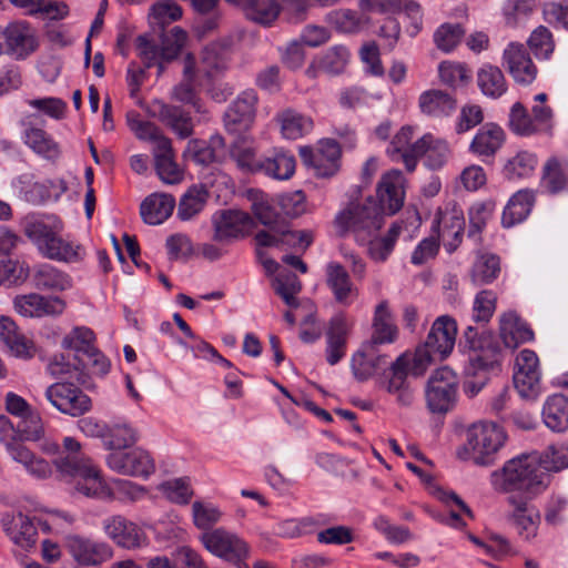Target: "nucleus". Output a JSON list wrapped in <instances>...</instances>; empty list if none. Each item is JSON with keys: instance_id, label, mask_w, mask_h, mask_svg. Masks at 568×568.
I'll return each mask as SVG.
<instances>
[{"instance_id": "f257e3e1", "label": "nucleus", "mask_w": 568, "mask_h": 568, "mask_svg": "<svg viewBox=\"0 0 568 568\" xmlns=\"http://www.w3.org/2000/svg\"><path fill=\"white\" fill-rule=\"evenodd\" d=\"M551 479L540 467L539 453H531L507 460L501 469L491 474L490 484L496 491L534 499L548 489Z\"/></svg>"}, {"instance_id": "f03ea898", "label": "nucleus", "mask_w": 568, "mask_h": 568, "mask_svg": "<svg viewBox=\"0 0 568 568\" xmlns=\"http://www.w3.org/2000/svg\"><path fill=\"white\" fill-rule=\"evenodd\" d=\"M21 224L24 235L43 257L64 263H78L84 258L85 250L62 236L63 224L57 216L29 214Z\"/></svg>"}, {"instance_id": "7ed1b4c3", "label": "nucleus", "mask_w": 568, "mask_h": 568, "mask_svg": "<svg viewBox=\"0 0 568 568\" xmlns=\"http://www.w3.org/2000/svg\"><path fill=\"white\" fill-rule=\"evenodd\" d=\"M507 439L504 428L494 422L474 423L466 432V443L458 447L456 455L460 460L488 466Z\"/></svg>"}, {"instance_id": "20e7f679", "label": "nucleus", "mask_w": 568, "mask_h": 568, "mask_svg": "<svg viewBox=\"0 0 568 568\" xmlns=\"http://www.w3.org/2000/svg\"><path fill=\"white\" fill-rule=\"evenodd\" d=\"M53 463L60 475L70 481L75 493L103 501L110 496V479L104 477L92 458L54 459Z\"/></svg>"}, {"instance_id": "39448f33", "label": "nucleus", "mask_w": 568, "mask_h": 568, "mask_svg": "<svg viewBox=\"0 0 568 568\" xmlns=\"http://www.w3.org/2000/svg\"><path fill=\"white\" fill-rule=\"evenodd\" d=\"M456 336V321L448 315L437 317L432 325L425 344L413 354L415 356V372L425 373L432 363L446 358L454 349Z\"/></svg>"}, {"instance_id": "423d86ee", "label": "nucleus", "mask_w": 568, "mask_h": 568, "mask_svg": "<svg viewBox=\"0 0 568 568\" xmlns=\"http://www.w3.org/2000/svg\"><path fill=\"white\" fill-rule=\"evenodd\" d=\"M384 214L377 202L373 197H367L364 202L351 203L341 211L335 224L342 232H352L358 242L377 234L383 226Z\"/></svg>"}, {"instance_id": "0eeeda50", "label": "nucleus", "mask_w": 568, "mask_h": 568, "mask_svg": "<svg viewBox=\"0 0 568 568\" xmlns=\"http://www.w3.org/2000/svg\"><path fill=\"white\" fill-rule=\"evenodd\" d=\"M187 40V33L180 27H174L163 33L160 40L142 34L136 38V51L145 68L158 67L159 74L163 72L164 64L174 60Z\"/></svg>"}, {"instance_id": "6e6552de", "label": "nucleus", "mask_w": 568, "mask_h": 568, "mask_svg": "<svg viewBox=\"0 0 568 568\" xmlns=\"http://www.w3.org/2000/svg\"><path fill=\"white\" fill-rule=\"evenodd\" d=\"M465 347H467V364L465 373L469 377L479 376L481 373L497 371L501 363V352L489 335H478L471 327L464 333Z\"/></svg>"}, {"instance_id": "1a4fd4ad", "label": "nucleus", "mask_w": 568, "mask_h": 568, "mask_svg": "<svg viewBox=\"0 0 568 568\" xmlns=\"http://www.w3.org/2000/svg\"><path fill=\"white\" fill-rule=\"evenodd\" d=\"M104 464L118 475L142 479L150 478L156 470L152 454L135 445L108 453L104 457Z\"/></svg>"}, {"instance_id": "9d476101", "label": "nucleus", "mask_w": 568, "mask_h": 568, "mask_svg": "<svg viewBox=\"0 0 568 568\" xmlns=\"http://www.w3.org/2000/svg\"><path fill=\"white\" fill-rule=\"evenodd\" d=\"M457 376L448 367L437 369L426 388L427 406L433 413H446L453 408L457 395Z\"/></svg>"}, {"instance_id": "9b49d317", "label": "nucleus", "mask_w": 568, "mask_h": 568, "mask_svg": "<svg viewBox=\"0 0 568 568\" xmlns=\"http://www.w3.org/2000/svg\"><path fill=\"white\" fill-rule=\"evenodd\" d=\"M514 384L524 398L535 399L542 392L541 373L537 354L530 349H523L516 357Z\"/></svg>"}, {"instance_id": "f8f14e48", "label": "nucleus", "mask_w": 568, "mask_h": 568, "mask_svg": "<svg viewBox=\"0 0 568 568\" xmlns=\"http://www.w3.org/2000/svg\"><path fill=\"white\" fill-rule=\"evenodd\" d=\"M354 329V320L344 313L334 315L325 329V361L328 365H337L347 353V344Z\"/></svg>"}, {"instance_id": "ddd939ff", "label": "nucleus", "mask_w": 568, "mask_h": 568, "mask_svg": "<svg viewBox=\"0 0 568 568\" xmlns=\"http://www.w3.org/2000/svg\"><path fill=\"white\" fill-rule=\"evenodd\" d=\"M0 526L6 537L18 548L30 550L38 540L34 519L21 510H8L0 517Z\"/></svg>"}, {"instance_id": "4468645a", "label": "nucleus", "mask_w": 568, "mask_h": 568, "mask_svg": "<svg viewBox=\"0 0 568 568\" xmlns=\"http://www.w3.org/2000/svg\"><path fill=\"white\" fill-rule=\"evenodd\" d=\"M300 156L321 178H329L339 169L341 148L331 139L321 140L316 148L301 146Z\"/></svg>"}, {"instance_id": "2eb2a0df", "label": "nucleus", "mask_w": 568, "mask_h": 568, "mask_svg": "<svg viewBox=\"0 0 568 568\" xmlns=\"http://www.w3.org/2000/svg\"><path fill=\"white\" fill-rule=\"evenodd\" d=\"M45 397L59 412L73 417L91 409V399L71 383H54L45 390Z\"/></svg>"}, {"instance_id": "dca6fc26", "label": "nucleus", "mask_w": 568, "mask_h": 568, "mask_svg": "<svg viewBox=\"0 0 568 568\" xmlns=\"http://www.w3.org/2000/svg\"><path fill=\"white\" fill-rule=\"evenodd\" d=\"M359 7L382 14L404 13L408 20L406 32L412 38L423 29V10L416 0H359Z\"/></svg>"}, {"instance_id": "f3484780", "label": "nucleus", "mask_w": 568, "mask_h": 568, "mask_svg": "<svg viewBox=\"0 0 568 568\" xmlns=\"http://www.w3.org/2000/svg\"><path fill=\"white\" fill-rule=\"evenodd\" d=\"M201 541L207 551L227 561H241L248 554L247 544L240 536L224 528L204 531Z\"/></svg>"}, {"instance_id": "a211bd4d", "label": "nucleus", "mask_w": 568, "mask_h": 568, "mask_svg": "<svg viewBox=\"0 0 568 568\" xmlns=\"http://www.w3.org/2000/svg\"><path fill=\"white\" fill-rule=\"evenodd\" d=\"M214 241L232 243L245 236L254 222L251 215L240 210H220L211 217Z\"/></svg>"}, {"instance_id": "6ab92c4d", "label": "nucleus", "mask_w": 568, "mask_h": 568, "mask_svg": "<svg viewBox=\"0 0 568 568\" xmlns=\"http://www.w3.org/2000/svg\"><path fill=\"white\" fill-rule=\"evenodd\" d=\"M31 286L40 292L62 293L73 287L72 276L65 271L48 262L28 266V277Z\"/></svg>"}, {"instance_id": "aec40b11", "label": "nucleus", "mask_w": 568, "mask_h": 568, "mask_svg": "<svg viewBox=\"0 0 568 568\" xmlns=\"http://www.w3.org/2000/svg\"><path fill=\"white\" fill-rule=\"evenodd\" d=\"M13 307L19 315L32 318L59 316L65 311L67 303L58 295L29 293L16 296Z\"/></svg>"}, {"instance_id": "412c9836", "label": "nucleus", "mask_w": 568, "mask_h": 568, "mask_svg": "<svg viewBox=\"0 0 568 568\" xmlns=\"http://www.w3.org/2000/svg\"><path fill=\"white\" fill-rule=\"evenodd\" d=\"M230 182L231 180L226 174L217 172L212 181L191 185L180 199L176 216L184 222L194 219L204 210L207 203V185L214 186L216 183L229 187Z\"/></svg>"}, {"instance_id": "4be33fe9", "label": "nucleus", "mask_w": 568, "mask_h": 568, "mask_svg": "<svg viewBox=\"0 0 568 568\" xmlns=\"http://www.w3.org/2000/svg\"><path fill=\"white\" fill-rule=\"evenodd\" d=\"M103 529L118 546L129 550L139 549L149 544L145 531L135 523L120 515L105 519Z\"/></svg>"}, {"instance_id": "5701e85b", "label": "nucleus", "mask_w": 568, "mask_h": 568, "mask_svg": "<svg viewBox=\"0 0 568 568\" xmlns=\"http://www.w3.org/2000/svg\"><path fill=\"white\" fill-rule=\"evenodd\" d=\"M64 545L71 557L82 566L100 565L112 556V549L108 544L75 534L68 535Z\"/></svg>"}, {"instance_id": "b1692460", "label": "nucleus", "mask_w": 568, "mask_h": 568, "mask_svg": "<svg viewBox=\"0 0 568 568\" xmlns=\"http://www.w3.org/2000/svg\"><path fill=\"white\" fill-rule=\"evenodd\" d=\"M427 139L422 136L412 143L413 128L403 126L390 141L386 153L393 162H403L406 170L412 172L423 154Z\"/></svg>"}, {"instance_id": "393cba45", "label": "nucleus", "mask_w": 568, "mask_h": 568, "mask_svg": "<svg viewBox=\"0 0 568 568\" xmlns=\"http://www.w3.org/2000/svg\"><path fill=\"white\" fill-rule=\"evenodd\" d=\"M6 53L21 60L29 57L38 48L34 29L22 20L12 21L2 27Z\"/></svg>"}, {"instance_id": "a878e982", "label": "nucleus", "mask_w": 568, "mask_h": 568, "mask_svg": "<svg viewBox=\"0 0 568 568\" xmlns=\"http://www.w3.org/2000/svg\"><path fill=\"white\" fill-rule=\"evenodd\" d=\"M33 119V114H26L20 120L23 143L39 156L48 161H57L61 155L59 143L44 130L34 126Z\"/></svg>"}, {"instance_id": "bb28decb", "label": "nucleus", "mask_w": 568, "mask_h": 568, "mask_svg": "<svg viewBox=\"0 0 568 568\" xmlns=\"http://www.w3.org/2000/svg\"><path fill=\"white\" fill-rule=\"evenodd\" d=\"M465 220L460 209L456 206L439 210L432 225L436 237L440 239L448 252L456 250L462 241Z\"/></svg>"}, {"instance_id": "cd10ccee", "label": "nucleus", "mask_w": 568, "mask_h": 568, "mask_svg": "<svg viewBox=\"0 0 568 568\" xmlns=\"http://www.w3.org/2000/svg\"><path fill=\"white\" fill-rule=\"evenodd\" d=\"M529 500L516 495L508 497L511 507L509 520L520 538L527 541L537 536L540 525V513Z\"/></svg>"}, {"instance_id": "c85d7f7f", "label": "nucleus", "mask_w": 568, "mask_h": 568, "mask_svg": "<svg viewBox=\"0 0 568 568\" xmlns=\"http://www.w3.org/2000/svg\"><path fill=\"white\" fill-rule=\"evenodd\" d=\"M257 95L253 90L242 92L229 106L224 123L231 134H243L251 128L255 118Z\"/></svg>"}, {"instance_id": "c756f323", "label": "nucleus", "mask_w": 568, "mask_h": 568, "mask_svg": "<svg viewBox=\"0 0 568 568\" xmlns=\"http://www.w3.org/2000/svg\"><path fill=\"white\" fill-rule=\"evenodd\" d=\"M378 207L385 214H395L404 204L405 178L399 170L384 173L376 190Z\"/></svg>"}, {"instance_id": "7c9ffc66", "label": "nucleus", "mask_w": 568, "mask_h": 568, "mask_svg": "<svg viewBox=\"0 0 568 568\" xmlns=\"http://www.w3.org/2000/svg\"><path fill=\"white\" fill-rule=\"evenodd\" d=\"M503 65L519 84L527 85L536 79L537 68L523 43L507 44L503 53Z\"/></svg>"}, {"instance_id": "2f4dec72", "label": "nucleus", "mask_w": 568, "mask_h": 568, "mask_svg": "<svg viewBox=\"0 0 568 568\" xmlns=\"http://www.w3.org/2000/svg\"><path fill=\"white\" fill-rule=\"evenodd\" d=\"M389 366L386 355L379 354L374 343H363L352 355L351 368L358 381H366L377 374L384 373Z\"/></svg>"}, {"instance_id": "473e14b6", "label": "nucleus", "mask_w": 568, "mask_h": 568, "mask_svg": "<svg viewBox=\"0 0 568 568\" xmlns=\"http://www.w3.org/2000/svg\"><path fill=\"white\" fill-rule=\"evenodd\" d=\"M145 112L149 116L161 121L181 139L189 138L193 132L191 116L179 106L153 100L145 106Z\"/></svg>"}, {"instance_id": "72a5a7b5", "label": "nucleus", "mask_w": 568, "mask_h": 568, "mask_svg": "<svg viewBox=\"0 0 568 568\" xmlns=\"http://www.w3.org/2000/svg\"><path fill=\"white\" fill-rule=\"evenodd\" d=\"M415 356L404 354L399 356L394 363H389L390 378L387 384V390L397 395V400L402 405H409L413 402V390L406 383V376L412 374L420 376L424 373H416Z\"/></svg>"}, {"instance_id": "f704fd0d", "label": "nucleus", "mask_w": 568, "mask_h": 568, "mask_svg": "<svg viewBox=\"0 0 568 568\" xmlns=\"http://www.w3.org/2000/svg\"><path fill=\"white\" fill-rule=\"evenodd\" d=\"M0 339L17 358L31 359L37 353L33 341L22 334L10 317L0 316Z\"/></svg>"}, {"instance_id": "c9c22d12", "label": "nucleus", "mask_w": 568, "mask_h": 568, "mask_svg": "<svg viewBox=\"0 0 568 568\" xmlns=\"http://www.w3.org/2000/svg\"><path fill=\"white\" fill-rule=\"evenodd\" d=\"M260 246H287L297 250H305L313 241V236L307 231H291L281 224L274 231H262L255 236Z\"/></svg>"}, {"instance_id": "e433bc0d", "label": "nucleus", "mask_w": 568, "mask_h": 568, "mask_svg": "<svg viewBox=\"0 0 568 568\" xmlns=\"http://www.w3.org/2000/svg\"><path fill=\"white\" fill-rule=\"evenodd\" d=\"M175 205L173 195L155 192L143 200L140 213L146 224L159 225L172 215Z\"/></svg>"}, {"instance_id": "4c0bfd02", "label": "nucleus", "mask_w": 568, "mask_h": 568, "mask_svg": "<svg viewBox=\"0 0 568 568\" xmlns=\"http://www.w3.org/2000/svg\"><path fill=\"white\" fill-rule=\"evenodd\" d=\"M9 458L19 464L23 470L33 478L45 479L52 474L50 463L38 456L21 442L7 454Z\"/></svg>"}, {"instance_id": "58836bf2", "label": "nucleus", "mask_w": 568, "mask_h": 568, "mask_svg": "<svg viewBox=\"0 0 568 568\" xmlns=\"http://www.w3.org/2000/svg\"><path fill=\"white\" fill-rule=\"evenodd\" d=\"M247 199L251 202V210L254 216L270 231L276 230L281 223V215L277 211L278 200L258 190L247 191Z\"/></svg>"}, {"instance_id": "ea45409f", "label": "nucleus", "mask_w": 568, "mask_h": 568, "mask_svg": "<svg viewBox=\"0 0 568 568\" xmlns=\"http://www.w3.org/2000/svg\"><path fill=\"white\" fill-rule=\"evenodd\" d=\"M499 335L504 345L511 349L534 338L532 331L514 312H507L500 316Z\"/></svg>"}, {"instance_id": "a19ab883", "label": "nucleus", "mask_w": 568, "mask_h": 568, "mask_svg": "<svg viewBox=\"0 0 568 568\" xmlns=\"http://www.w3.org/2000/svg\"><path fill=\"white\" fill-rule=\"evenodd\" d=\"M326 277L335 300L343 305H351L357 296V288L346 270L338 263L332 262L326 267Z\"/></svg>"}, {"instance_id": "79ce46f5", "label": "nucleus", "mask_w": 568, "mask_h": 568, "mask_svg": "<svg viewBox=\"0 0 568 568\" xmlns=\"http://www.w3.org/2000/svg\"><path fill=\"white\" fill-rule=\"evenodd\" d=\"M505 132L494 123L483 125L469 145V151L479 158L493 156L504 144Z\"/></svg>"}, {"instance_id": "37998d69", "label": "nucleus", "mask_w": 568, "mask_h": 568, "mask_svg": "<svg viewBox=\"0 0 568 568\" xmlns=\"http://www.w3.org/2000/svg\"><path fill=\"white\" fill-rule=\"evenodd\" d=\"M139 438V432L131 423L118 420L108 424L102 446L109 453H114L118 449H125L135 445Z\"/></svg>"}, {"instance_id": "c03bdc74", "label": "nucleus", "mask_w": 568, "mask_h": 568, "mask_svg": "<svg viewBox=\"0 0 568 568\" xmlns=\"http://www.w3.org/2000/svg\"><path fill=\"white\" fill-rule=\"evenodd\" d=\"M236 138L231 148V156L237 166L248 173H257L262 168V159L256 155L254 140L243 134H234Z\"/></svg>"}, {"instance_id": "a18cd8bd", "label": "nucleus", "mask_w": 568, "mask_h": 568, "mask_svg": "<svg viewBox=\"0 0 568 568\" xmlns=\"http://www.w3.org/2000/svg\"><path fill=\"white\" fill-rule=\"evenodd\" d=\"M258 172L275 180H288L295 172V158L283 149H274L263 159Z\"/></svg>"}, {"instance_id": "49530a36", "label": "nucleus", "mask_w": 568, "mask_h": 568, "mask_svg": "<svg viewBox=\"0 0 568 568\" xmlns=\"http://www.w3.org/2000/svg\"><path fill=\"white\" fill-rule=\"evenodd\" d=\"M418 105L424 114L434 118L450 115L456 109V101L442 90L424 91L418 98Z\"/></svg>"}, {"instance_id": "de8ad7c7", "label": "nucleus", "mask_w": 568, "mask_h": 568, "mask_svg": "<svg viewBox=\"0 0 568 568\" xmlns=\"http://www.w3.org/2000/svg\"><path fill=\"white\" fill-rule=\"evenodd\" d=\"M348 60V49L344 45H334L314 60L313 64L307 69V73L313 77L316 75L317 71L338 74L344 71Z\"/></svg>"}, {"instance_id": "09e8293b", "label": "nucleus", "mask_w": 568, "mask_h": 568, "mask_svg": "<svg viewBox=\"0 0 568 568\" xmlns=\"http://www.w3.org/2000/svg\"><path fill=\"white\" fill-rule=\"evenodd\" d=\"M19 196L32 204H42L51 200V191H48L45 180H38L31 173H24L18 176L12 183Z\"/></svg>"}, {"instance_id": "8fccbe9b", "label": "nucleus", "mask_w": 568, "mask_h": 568, "mask_svg": "<svg viewBox=\"0 0 568 568\" xmlns=\"http://www.w3.org/2000/svg\"><path fill=\"white\" fill-rule=\"evenodd\" d=\"M545 425L554 432L568 429V398L561 394L549 396L544 404Z\"/></svg>"}, {"instance_id": "3c124183", "label": "nucleus", "mask_w": 568, "mask_h": 568, "mask_svg": "<svg viewBox=\"0 0 568 568\" xmlns=\"http://www.w3.org/2000/svg\"><path fill=\"white\" fill-rule=\"evenodd\" d=\"M540 186L551 194L568 189V162L557 158L548 159L542 168Z\"/></svg>"}, {"instance_id": "603ef678", "label": "nucleus", "mask_w": 568, "mask_h": 568, "mask_svg": "<svg viewBox=\"0 0 568 568\" xmlns=\"http://www.w3.org/2000/svg\"><path fill=\"white\" fill-rule=\"evenodd\" d=\"M534 202L530 191L521 190L514 194L504 209L501 223L505 227H511L529 215Z\"/></svg>"}, {"instance_id": "864d4df0", "label": "nucleus", "mask_w": 568, "mask_h": 568, "mask_svg": "<svg viewBox=\"0 0 568 568\" xmlns=\"http://www.w3.org/2000/svg\"><path fill=\"white\" fill-rule=\"evenodd\" d=\"M397 336V328L393 322L392 314L386 301H382L375 308L373 320V335L369 343L386 344L393 343Z\"/></svg>"}, {"instance_id": "5fc2aeb1", "label": "nucleus", "mask_w": 568, "mask_h": 568, "mask_svg": "<svg viewBox=\"0 0 568 568\" xmlns=\"http://www.w3.org/2000/svg\"><path fill=\"white\" fill-rule=\"evenodd\" d=\"M399 233L400 226L394 223L385 236L377 237L374 234L367 240L358 241V243L367 246V254L374 262H385L393 252Z\"/></svg>"}, {"instance_id": "6e6d98bb", "label": "nucleus", "mask_w": 568, "mask_h": 568, "mask_svg": "<svg viewBox=\"0 0 568 568\" xmlns=\"http://www.w3.org/2000/svg\"><path fill=\"white\" fill-rule=\"evenodd\" d=\"M277 119L283 136L290 140L300 139L313 129V120L310 116L292 109L283 111Z\"/></svg>"}, {"instance_id": "4d7b16f0", "label": "nucleus", "mask_w": 568, "mask_h": 568, "mask_svg": "<svg viewBox=\"0 0 568 568\" xmlns=\"http://www.w3.org/2000/svg\"><path fill=\"white\" fill-rule=\"evenodd\" d=\"M477 82L481 92L493 99L501 97L507 90L501 70L491 64H485L478 70Z\"/></svg>"}, {"instance_id": "13d9d810", "label": "nucleus", "mask_w": 568, "mask_h": 568, "mask_svg": "<svg viewBox=\"0 0 568 568\" xmlns=\"http://www.w3.org/2000/svg\"><path fill=\"white\" fill-rule=\"evenodd\" d=\"M499 258L494 254H479L474 262L470 272L471 282L475 285L493 283L499 275Z\"/></svg>"}, {"instance_id": "bf43d9fd", "label": "nucleus", "mask_w": 568, "mask_h": 568, "mask_svg": "<svg viewBox=\"0 0 568 568\" xmlns=\"http://www.w3.org/2000/svg\"><path fill=\"white\" fill-rule=\"evenodd\" d=\"M326 21L342 33H356L363 29L367 19L359 12L351 9L331 11Z\"/></svg>"}, {"instance_id": "052dcab7", "label": "nucleus", "mask_w": 568, "mask_h": 568, "mask_svg": "<svg viewBox=\"0 0 568 568\" xmlns=\"http://www.w3.org/2000/svg\"><path fill=\"white\" fill-rule=\"evenodd\" d=\"M438 78L444 85L459 89L470 82L471 74L464 63L447 60L438 64Z\"/></svg>"}, {"instance_id": "680f3d73", "label": "nucleus", "mask_w": 568, "mask_h": 568, "mask_svg": "<svg viewBox=\"0 0 568 568\" xmlns=\"http://www.w3.org/2000/svg\"><path fill=\"white\" fill-rule=\"evenodd\" d=\"M159 491L171 503L186 505L193 496L189 477L168 479L158 486Z\"/></svg>"}, {"instance_id": "e2e57ef3", "label": "nucleus", "mask_w": 568, "mask_h": 568, "mask_svg": "<svg viewBox=\"0 0 568 568\" xmlns=\"http://www.w3.org/2000/svg\"><path fill=\"white\" fill-rule=\"evenodd\" d=\"M227 65V51L226 49L219 44L212 43L207 45L201 55V62L195 69L196 72H203L207 77H213L215 73L225 69Z\"/></svg>"}, {"instance_id": "0e129e2a", "label": "nucleus", "mask_w": 568, "mask_h": 568, "mask_svg": "<svg viewBox=\"0 0 568 568\" xmlns=\"http://www.w3.org/2000/svg\"><path fill=\"white\" fill-rule=\"evenodd\" d=\"M61 345L65 349L87 355L95 346V335L87 326H75L63 336Z\"/></svg>"}, {"instance_id": "69168bd1", "label": "nucleus", "mask_w": 568, "mask_h": 568, "mask_svg": "<svg viewBox=\"0 0 568 568\" xmlns=\"http://www.w3.org/2000/svg\"><path fill=\"white\" fill-rule=\"evenodd\" d=\"M109 489L111 494L105 501H136L146 495L145 487L123 478H111Z\"/></svg>"}, {"instance_id": "338daca9", "label": "nucleus", "mask_w": 568, "mask_h": 568, "mask_svg": "<svg viewBox=\"0 0 568 568\" xmlns=\"http://www.w3.org/2000/svg\"><path fill=\"white\" fill-rule=\"evenodd\" d=\"M537 165V158L528 151H520L509 159L504 166V174L508 180L529 176Z\"/></svg>"}, {"instance_id": "774afa93", "label": "nucleus", "mask_w": 568, "mask_h": 568, "mask_svg": "<svg viewBox=\"0 0 568 568\" xmlns=\"http://www.w3.org/2000/svg\"><path fill=\"white\" fill-rule=\"evenodd\" d=\"M540 467L551 473H558L568 468V443H559L549 446L539 454Z\"/></svg>"}]
</instances>
